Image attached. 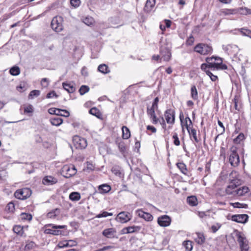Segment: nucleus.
Segmentation results:
<instances>
[{"label": "nucleus", "mask_w": 251, "mask_h": 251, "mask_svg": "<svg viewBox=\"0 0 251 251\" xmlns=\"http://www.w3.org/2000/svg\"><path fill=\"white\" fill-rule=\"evenodd\" d=\"M186 129H187L190 136H192L193 137L196 143H198L199 142V140H198V139L197 138V137L196 130L194 128L190 129L188 124H186Z\"/></svg>", "instance_id": "25"}, {"label": "nucleus", "mask_w": 251, "mask_h": 251, "mask_svg": "<svg viewBox=\"0 0 251 251\" xmlns=\"http://www.w3.org/2000/svg\"><path fill=\"white\" fill-rule=\"evenodd\" d=\"M173 138L174 139V144L176 146H179L180 145V141L179 140L178 135L176 133H174Z\"/></svg>", "instance_id": "56"}, {"label": "nucleus", "mask_w": 251, "mask_h": 251, "mask_svg": "<svg viewBox=\"0 0 251 251\" xmlns=\"http://www.w3.org/2000/svg\"><path fill=\"white\" fill-rule=\"evenodd\" d=\"M57 182V180L52 176H45L42 180V183L44 185H50L55 184Z\"/></svg>", "instance_id": "17"}, {"label": "nucleus", "mask_w": 251, "mask_h": 251, "mask_svg": "<svg viewBox=\"0 0 251 251\" xmlns=\"http://www.w3.org/2000/svg\"><path fill=\"white\" fill-rule=\"evenodd\" d=\"M116 231L113 228L105 229L102 232L103 235L108 238H114L116 235Z\"/></svg>", "instance_id": "18"}, {"label": "nucleus", "mask_w": 251, "mask_h": 251, "mask_svg": "<svg viewBox=\"0 0 251 251\" xmlns=\"http://www.w3.org/2000/svg\"><path fill=\"white\" fill-rule=\"evenodd\" d=\"M206 75H208L212 81H215L218 79L217 76L214 75L210 71H207Z\"/></svg>", "instance_id": "58"}, {"label": "nucleus", "mask_w": 251, "mask_h": 251, "mask_svg": "<svg viewBox=\"0 0 251 251\" xmlns=\"http://www.w3.org/2000/svg\"><path fill=\"white\" fill-rule=\"evenodd\" d=\"M13 231L17 235L21 237H25L26 234L25 233L24 227L20 225H16L13 226Z\"/></svg>", "instance_id": "19"}, {"label": "nucleus", "mask_w": 251, "mask_h": 251, "mask_svg": "<svg viewBox=\"0 0 251 251\" xmlns=\"http://www.w3.org/2000/svg\"><path fill=\"white\" fill-rule=\"evenodd\" d=\"M155 108L151 107L147 108V114L150 117L151 119L152 120V123L156 124L158 122V118H157L155 114Z\"/></svg>", "instance_id": "15"}, {"label": "nucleus", "mask_w": 251, "mask_h": 251, "mask_svg": "<svg viewBox=\"0 0 251 251\" xmlns=\"http://www.w3.org/2000/svg\"><path fill=\"white\" fill-rule=\"evenodd\" d=\"M111 189V186L107 184H103L100 185L98 187L99 193L104 194L108 193Z\"/></svg>", "instance_id": "21"}, {"label": "nucleus", "mask_w": 251, "mask_h": 251, "mask_svg": "<svg viewBox=\"0 0 251 251\" xmlns=\"http://www.w3.org/2000/svg\"><path fill=\"white\" fill-rule=\"evenodd\" d=\"M208 58L212 59V62L213 63V65L211 66L212 70L227 69V66L223 64V60L221 57L212 56Z\"/></svg>", "instance_id": "3"}, {"label": "nucleus", "mask_w": 251, "mask_h": 251, "mask_svg": "<svg viewBox=\"0 0 251 251\" xmlns=\"http://www.w3.org/2000/svg\"><path fill=\"white\" fill-rule=\"evenodd\" d=\"M31 195L30 189L25 188L17 190L14 193L15 198L20 200H25L29 198Z\"/></svg>", "instance_id": "5"}, {"label": "nucleus", "mask_w": 251, "mask_h": 251, "mask_svg": "<svg viewBox=\"0 0 251 251\" xmlns=\"http://www.w3.org/2000/svg\"><path fill=\"white\" fill-rule=\"evenodd\" d=\"M248 218L249 216L247 214L233 215L231 217L232 221L240 223H246Z\"/></svg>", "instance_id": "13"}, {"label": "nucleus", "mask_w": 251, "mask_h": 251, "mask_svg": "<svg viewBox=\"0 0 251 251\" xmlns=\"http://www.w3.org/2000/svg\"><path fill=\"white\" fill-rule=\"evenodd\" d=\"M191 97L194 100H197L198 98V92L195 86H192L191 88Z\"/></svg>", "instance_id": "44"}, {"label": "nucleus", "mask_w": 251, "mask_h": 251, "mask_svg": "<svg viewBox=\"0 0 251 251\" xmlns=\"http://www.w3.org/2000/svg\"><path fill=\"white\" fill-rule=\"evenodd\" d=\"M67 227L65 225L57 226L53 224H47L44 226L46 229L44 233L46 234H50L53 235H59L62 233L61 229L65 228Z\"/></svg>", "instance_id": "1"}, {"label": "nucleus", "mask_w": 251, "mask_h": 251, "mask_svg": "<svg viewBox=\"0 0 251 251\" xmlns=\"http://www.w3.org/2000/svg\"><path fill=\"white\" fill-rule=\"evenodd\" d=\"M160 53L161 58L165 61H168L171 57V52L170 49L167 47L161 46L160 49Z\"/></svg>", "instance_id": "11"}, {"label": "nucleus", "mask_w": 251, "mask_h": 251, "mask_svg": "<svg viewBox=\"0 0 251 251\" xmlns=\"http://www.w3.org/2000/svg\"><path fill=\"white\" fill-rule=\"evenodd\" d=\"M89 87L88 86L82 85L79 90V92L81 95H83L85 93L88 92L89 91Z\"/></svg>", "instance_id": "47"}, {"label": "nucleus", "mask_w": 251, "mask_h": 251, "mask_svg": "<svg viewBox=\"0 0 251 251\" xmlns=\"http://www.w3.org/2000/svg\"><path fill=\"white\" fill-rule=\"evenodd\" d=\"M223 49L227 51L228 53H236L239 50L238 47L235 45H228L227 46L223 47Z\"/></svg>", "instance_id": "16"}, {"label": "nucleus", "mask_w": 251, "mask_h": 251, "mask_svg": "<svg viewBox=\"0 0 251 251\" xmlns=\"http://www.w3.org/2000/svg\"><path fill=\"white\" fill-rule=\"evenodd\" d=\"M127 232L128 233H132L138 232L141 229V227L138 226H131L127 227Z\"/></svg>", "instance_id": "43"}, {"label": "nucleus", "mask_w": 251, "mask_h": 251, "mask_svg": "<svg viewBox=\"0 0 251 251\" xmlns=\"http://www.w3.org/2000/svg\"><path fill=\"white\" fill-rule=\"evenodd\" d=\"M71 244H68L69 243L67 242V241H64L59 242L57 245L58 248L62 249L68 247H73L76 245V243L75 241L70 240Z\"/></svg>", "instance_id": "23"}, {"label": "nucleus", "mask_w": 251, "mask_h": 251, "mask_svg": "<svg viewBox=\"0 0 251 251\" xmlns=\"http://www.w3.org/2000/svg\"><path fill=\"white\" fill-rule=\"evenodd\" d=\"M70 3L74 7H77L80 4V0H70Z\"/></svg>", "instance_id": "60"}, {"label": "nucleus", "mask_w": 251, "mask_h": 251, "mask_svg": "<svg viewBox=\"0 0 251 251\" xmlns=\"http://www.w3.org/2000/svg\"><path fill=\"white\" fill-rule=\"evenodd\" d=\"M118 148L121 153L124 155H125V153L126 152V149L125 143L123 142H121L119 143Z\"/></svg>", "instance_id": "41"}, {"label": "nucleus", "mask_w": 251, "mask_h": 251, "mask_svg": "<svg viewBox=\"0 0 251 251\" xmlns=\"http://www.w3.org/2000/svg\"><path fill=\"white\" fill-rule=\"evenodd\" d=\"M230 183L232 185L234 188H236L237 187L240 186L242 184V181L239 179H235L232 180Z\"/></svg>", "instance_id": "50"}, {"label": "nucleus", "mask_w": 251, "mask_h": 251, "mask_svg": "<svg viewBox=\"0 0 251 251\" xmlns=\"http://www.w3.org/2000/svg\"><path fill=\"white\" fill-rule=\"evenodd\" d=\"M80 195L79 193L73 192L69 195V198L73 201H77L80 199Z\"/></svg>", "instance_id": "36"}, {"label": "nucleus", "mask_w": 251, "mask_h": 251, "mask_svg": "<svg viewBox=\"0 0 251 251\" xmlns=\"http://www.w3.org/2000/svg\"><path fill=\"white\" fill-rule=\"evenodd\" d=\"M83 22L88 26L93 25L95 22L94 19L92 17H86L83 19Z\"/></svg>", "instance_id": "40"}, {"label": "nucleus", "mask_w": 251, "mask_h": 251, "mask_svg": "<svg viewBox=\"0 0 251 251\" xmlns=\"http://www.w3.org/2000/svg\"><path fill=\"white\" fill-rule=\"evenodd\" d=\"M21 219L23 220L31 221L32 218V216L30 214L22 213L20 215Z\"/></svg>", "instance_id": "45"}, {"label": "nucleus", "mask_w": 251, "mask_h": 251, "mask_svg": "<svg viewBox=\"0 0 251 251\" xmlns=\"http://www.w3.org/2000/svg\"><path fill=\"white\" fill-rule=\"evenodd\" d=\"M176 165L182 174L188 176V170L186 165L184 163L179 162L176 164Z\"/></svg>", "instance_id": "29"}, {"label": "nucleus", "mask_w": 251, "mask_h": 251, "mask_svg": "<svg viewBox=\"0 0 251 251\" xmlns=\"http://www.w3.org/2000/svg\"><path fill=\"white\" fill-rule=\"evenodd\" d=\"M236 236L237 237V241L239 244V246L243 244L244 242H247V239L244 236L242 233L237 231Z\"/></svg>", "instance_id": "27"}, {"label": "nucleus", "mask_w": 251, "mask_h": 251, "mask_svg": "<svg viewBox=\"0 0 251 251\" xmlns=\"http://www.w3.org/2000/svg\"><path fill=\"white\" fill-rule=\"evenodd\" d=\"M40 94V91L37 90H32L30 92L29 94L28 98L29 99H32L34 97H37L39 96Z\"/></svg>", "instance_id": "46"}, {"label": "nucleus", "mask_w": 251, "mask_h": 251, "mask_svg": "<svg viewBox=\"0 0 251 251\" xmlns=\"http://www.w3.org/2000/svg\"><path fill=\"white\" fill-rule=\"evenodd\" d=\"M205 237L203 233H197V237L195 238V240L196 243L199 245H202L205 242Z\"/></svg>", "instance_id": "28"}, {"label": "nucleus", "mask_w": 251, "mask_h": 251, "mask_svg": "<svg viewBox=\"0 0 251 251\" xmlns=\"http://www.w3.org/2000/svg\"><path fill=\"white\" fill-rule=\"evenodd\" d=\"M9 73L12 75H18L20 73V68L18 66H14L10 69Z\"/></svg>", "instance_id": "42"}, {"label": "nucleus", "mask_w": 251, "mask_h": 251, "mask_svg": "<svg viewBox=\"0 0 251 251\" xmlns=\"http://www.w3.org/2000/svg\"><path fill=\"white\" fill-rule=\"evenodd\" d=\"M221 227V225L217 224L216 225H213L211 228L213 233H215Z\"/></svg>", "instance_id": "64"}, {"label": "nucleus", "mask_w": 251, "mask_h": 251, "mask_svg": "<svg viewBox=\"0 0 251 251\" xmlns=\"http://www.w3.org/2000/svg\"><path fill=\"white\" fill-rule=\"evenodd\" d=\"M241 13L245 15L250 14H251V10L248 8L245 7L241 9Z\"/></svg>", "instance_id": "63"}, {"label": "nucleus", "mask_w": 251, "mask_h": 251, "mask_svg": "<svg viewBox=\"0 0 251 251\" xmlns=\"http://www.w3.org/2000/svg\"><path fill=\"white\" fill-rule=\"evenodd\" d=\"M238 31L241 32V33L245 36H249L251 33V31L250 30L245 29L244 28H242L238 30Z\"/></svg>", "instance_id": "52"}, {"label": "nucleus", "mask_w": 251, "mask_h": 251, "mask_svg": "<svg viewBox=\"0 0 251 251\" xmlns=\"http://www.w3.org/2000/svg\"><path fill=\"white\" fill-rule=\"evenodd\" d=\"M58 96L56 94L54 91H52L49 92L47 95V99H50L53 97L57 98Z\"/></svg>", "instance_id": "61"}, {"label": "nucleus", "mask_w": 251, "mask_h": 251, "mask_svg": "<svg viewBox=\"0 0 251 251\" xmlns=\"http://www.w3.org/2000/svg\"><path fill=\"white\" fill-rule=\"evenodd\" d=\"M158 224L161 226H169L171 222V218L167 215H164L158 218Z\"/></svg>", "instance_id": "14"}, {"label": "nucleus", "mask_w": 251, "mask_h": 251, "mask_svg": "<svg viewBox=\"0 0 251 251\" xmlns=\"http://www.w3.org/2000/svg\"><path fill=\"white\" fill-rule=\"evenodd\" d=\"M89 113L100 118L101 114L100 110L96 107H93L89 110Z\"/></svg>", "instance_id": "37"}, {"label": "nucleus", "mask_w": 251, "mask_h": 251, "mask_svg": "<svg viewBox=\"0 0 251 251\" xmlns=\"http://www.w3.org/2000/svg\"><path fill=\"white\" fill-rule=\"evenodd\" d=\"M48 112L50 114H54L65 117H68L70 116V113L67 110L56 108H50L49 109Z\"/></svg>", "instance_id": "10"}, {"label": "nucleus", "mask_w": 251, "mask_h": 251, "mask_svg": "<svg viewBox=\"0 0 251 251\" xmlns=\"http://www.w3.org/2000/svg\"><path fill=\"white\" fill-rule=\"evenodd\" d=\"M240 248L241 251H248L249 246L247 242H244L243 244L240 245Z\"/></svg>", "instance_id": "59"}, {"label": "nucleus", "mask_w": 251, "mask_h": 251, "mask_svg": "<svg viewBox=\"0 0 251 251\" xmlns=\"http://www.w3.org/2000/svg\"><path fill=\"white\" fill-rule=\"evenodd\" d=\"M194 50L201 54H207L211 53L212 51V48L211 46L204 44H199L194 48Z\"/></svg>", "instance_id": "6"}, {"label": "nucleus", "mask_w": 251, "mask_h": 251, "mask_svg": "<svg viewBox=\"0 0 251 251\" xmlns=\"http://www.w3.org/2000/svg\"><path fill=\"white\" fill-rule=\"evenodd\" d=\"M36 246V244L32 241H27L26 242V244L25 246V251H28L29 250L34 249Z\"/></svg>", "instance_id": "38"}, {"label": "nucleus", "mask_w": 251, "mask_h": 251, "mask_svg": "<svg viewBox=\"0 0 251 251\" xmlns=\"http://www.w3.org/2000/svg\"><path fill=\"white\" fill-rule=\"evenodd\" d=\"M41 84L43 87L46 88L49 85V80L47 78H44L42 79Z\"/></svg>", "instance_id": "62"}, {"label": "nucleus", "mask_w": 251, "mask_h": 251, "mask_svg": "<svg viewBox=\"0 0 251 251\" xmlns=\"http://www.w3.org/2000/svg\"><path fill=\"white\" fill-rule=\"evenodd\" d=\"M63 20L61 16L54 17L51 22V27L52 29L57 32L61 31L63 29L62 25Z\"/></svg>", "instance_id": "2"}, {"label": "nucleus", "mask_w": 251, "mask_h": 251, "mask_svg": "<svg viewBox=\"0 0 251 251\" xmlns=\"http://www.w3.org/2000/svg\"><path fill=\"white\" fill-rule=\"evenodd\" d=\"M138 216L147 221H151L153 219V216L149 213L145 212L140 210L138 211Z\"/></svg>", "instance_id": "22"}, {"label": "nucleus", "mask_w": 251, "mask_h": 251, "mask_svg": "<svg viewBox=\"0 0 251 251\" xmlns=\"http://www.w3.org/2000/svg\"><path fill=\"white\" fill-rule=\"evenodd\" d=\"M187 203L191 206H196L198 204V200L196 197L194 196H191L187 197Z\"/></svg>", "instance_id": "30"}, {"label": "nucleus", "mask_w": 251, "mask_h": 251, "mask_svg": "<svg viewBox=\"0 0 251 251\" xmlns=\"http://www.w3.org/2000/svg\"><path fill=\"white\" fill-rule=\"evenodd\" d=\"M222 12L224 15H227L235 14L236 13V10L234 9H223Z\"/></svg>", "instance_id": "54"}, {"label": "nucleus", "mask_w": 251, "mask_h": 251, "mask_svg": "<svg viewBox=\"0 0 251 251\" xmlns=\"http://www.w3.org/2000/svg\"><path fill=\"white\" fill-rule=\"evenodd\" d=\"M244 139V135L243 133H240L234 139V142L237 144L240 142Z\"/></svg>", "instance_id": "53"}, {"label": "nucleus", "mask_w": 251, "mask_h": 251, "mask_svg": "<svg viewBox=\"0 0 251 251\" xmlns=\"http://www.w3.org/2000/svg\"><path fill=\"white\" fill-rule=\"evenodd\" d=\"M235 189V188H234L232 185L229 183L226 189V192L228 195H232L233 196H235V190H234Z\"/></svg>", "instance_id": "39"}, {"label": "nucleus", "mask_w": 251, "mask_h": 251, "mask_svg": "<svg viewBox=\"0 0 251 251\" xmlns=\"http://www.w3.org/2000/svg\"><path fill=\"white\" fill-rule=\"evenodd\" d=\"M62 85L63 88L69 93H73L75 90L74 85L71 83L63 82Z\"/></svg>", "instance_id": "24"}, {"label": "nucleus", "mask_w": 251, "mask_h": 251, "mask_svg": "<svg viewBox=\"0 0 251 251\" xmlns=\"http://www.w3.org/2000/svg\"><path fill=\"white\" fill-rule=\"evenodd\" d=\"M51 124L55 126H59L63 123V120L58 117L51 118L50 119Z\"/></svg>", "instance_id": "35"}, {"label": "nucleus", "mask_w": 251, "mask_h": 251, "mask_svg": "<svg viewBox=\"0 0 251 251\" xmlns=\"http://www.w3.org/2000/svg\"><path fill=\"white\" fill-rule=\"evenodd\" d=\"M232 206L235 208H247L248 205L245 203H240L239 202H235L232 203Z\"/></svg>", "instance_id": "51"}, {"label": "nucleus", "mask_w": 251, "mask_h": 251, "mask_svg": "<svg viewBox=\"0 0 251 251\" xmlns=\"http://www.w3.org/2000/svg\"><path fill=\"white\" fill-rule=\"evenodd\" d=\"M98 70L100 73L106 74L110 72V70L107 65L102 64L99 66Z\"/></svg>", "instance_id": "33"}, {"label": "nucleus", "mask_w": 251, "mask_h": 251, "mask_svg": "<svg viewBox=\"0 0 251 251\" xmlns=\"http://www.w3.org/2000/svg\"><path fill=\"white\" fill-rule=\"evenodd\" d=\"M249 191V188L247 186H243L235 190V196H241L247 193Z\"/></svg>", "instance_id": "26"}, {"label": "nucleus", "mask_w": 251, "mask_h": 251, "mask_svg": "<svg viewBox=\"0 0 251 251\" xmlns=\"http://www.w3.org/2000/svg\"><path fill=\"white\" fill-rule=\"evenodd\" d=\"M165 118L168 124H173L175 123V113L174 110L169 109L165 112Z\"/></svg>", "instance_id": "12"}, {"label": "nucleus", "mask_w": 251, "mask_h": 251, "mask_svg": "<svg viewBox=\"0 0 251 251\" xmlns=\"http://www.w3.org/2000/svg\"><path fill=\"white\" fill-rule=\"evenodd\" d=\"M212 59L208 58L207 57L206 58V63H203L201 64V69L204 71L206 74L207 71H209L208 69L210 68L212 69L211 66L213 65V63L212 62Z\"/></svg>", "instance_id": "20"}, {"label": "nucleus", "mask_w": 251, "mask_h": 251, "mask_svg": "<svg viewBox=\"0 0 251 251\" xmlns=\"http://www.w3.org/2000/svg\"><path fill=\"white\" fill-rule=\"evenodd\" d=\"M33 112V108L32 105L29 104L24 108V112L27 113H32Z\"/></svg>", "instance_id": "57"}, {"label": "nucleus", "mask_w": 251, "mask_h": 251, "mask_svg": "<svg viewBox=\"0 0 251 251\" xmlns=\"http://www.w3.org/2000/svg\"><path fill=\"white\" fill-rule=\"evenodd\" d=\"M6 209L9 212H13L15 209L14 203L12 202H9L6 206Z\"/></svg>", "instance_id": "55"}, {"label": "nucleus", "mask_w": 251, "mask_h": 251, "mask_svg": "<svg viewBox=\"0 0 251 251\" xmlns=\"http://www.w3.org/2000/svg\"><path fill=\"white\" fill-rule=\"evenodd\" d=\"M123 134L122 137L124 139H127L130 137L129 129L126 126H123L122 128Z\"/></svg>", "instance_id": "32"}, {"label": "nucleus", "mask_w": 251, "mask_h": 251, "mask_svg": "<svg viewBox=\"0 0 251 251\" xmlns=\"http://www.w3.org/2000/svg\"><path fill=\"white\" fill-rule=\"evenodd\" d=\"M60 210L59 209L55 208L52 210L47 214V217L49 218L54 219L60 214Z\"/></svg>", "instance_id": "31"}, {"label": "nucleus", "mask_w": 251, "mask_h": 251, "mask_svg": "<svg viewBox=\"0 0 251 251\" xmlns=\"http://www.w3.org/2000/svg\"><path fill=\"white\" fill-rule=\"evenodd\" d=\"M76 173V169L74 165H64L62 168V174L63 176L69 178Z\"/></svg>", "instance_id": "7"}, {"label": "nucleus", "mask_w": 251, "mask_h": 251, "mask_svg": "<svg viewBox=\"0 0 251 251\" xmlns=\"http://www.w3.org/2000/svg\"><path fill=\"white\" fill-rule=\"evenodd\" d=\"M183 245L188 251H191L193 249L192 242L190 241H184Z\"/></svg>", "instance_id": "48"}, {"label": "nucleus", "mask_w": 251, "mask_h": 251, "mask_svg": "<svg viewBox=\"0 0 251 251\" xmlns=\"http://www.w3.org/2000/svg\"><path fill=\"white\" fill-rule=\"evenodd\" d=\"M131 217V215L129 212L123 211L117 215L115 220L121 223H126L130 221Z\"/></svg>", "instance_id": "9"}, {"label": "nucleus", "mask_w": 251, "mask_h": 251, "mask_svg": "<svg viewBox=\"0 0 251 251\" xmlns=\"http://www.w3.org/2000/svg\"><path fill=\"white\" fill-rule=\"evenodd\" d=\"M155 0H147L145 4V9L148 11H151L154 7Z\"/></svg>", "instance_id": "34"}, {"label": "nucleus", "mask_w": 251, "mask_h": 251, "mask_svg": "<svg viewBox=\"0 0 251 251\" xmlns=\"http://www.w3.org/2000/svg\"><path fill=\"white\" fill-rule=\"evenodd\" d=\"M231 154L229 156V161L231 165L236 167L238 165L240 162V158L237 152V148L235 146H232L230 148Z\"/></svg>", "instance_id": "4"}, {"label": "nucleus", "mask_w": 251, "mask_h": 251, "mask_svg": "<svg viewBox=\"0 0 251 251\" xmlns=\"http://www.w3.org/2000/svg\"><path fill=\"white\" fill-rule=\"evenodd\" d=\"M73 143L75 148L78 149H84L87 145L86 140L80 138L78 136H75L74 137Z\"/></svg>", "instance_id": "8"}, {"label": "nucleus", "mask_w": 251, "mask_h": 251, "mask_svg": "<svg viewBox=\"0 0 251 251\" xmlns=\"http://www.w3.org/2000/svg\"><path fill=\"white\" fill-rule=\"evenodd\" d=\"M112 215V213H109L106 211H103L102 213L97 215L95 217L97 218H100L103 217H107V216H111Z\"/></svg>", "instance_id": "49"}]
</instances>
